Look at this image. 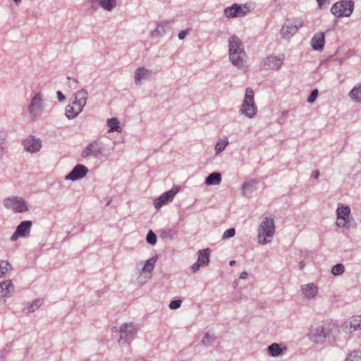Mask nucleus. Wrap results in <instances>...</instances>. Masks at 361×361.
I'll use <instances>...</instances> for the list:
<instances>
[{
	"label": "nucleus",
	"instance_id": "nucleus-34",
	"mask_svg": "<svg viewBox=\"0 0 361 361\" xmlns=\"http://www.w3.org/2000/svg\"><path fill=\"white\" fill-rule=\"evenodd\" d=\"M11 269V266L7 261H0V278L4 276Z\"/></svg>",
	"mask_w": 361,
	"mask_h": 361
},
{
	"label": "nucleus",
	"instance_id": "nucleus-32",
	"mask_svg": "<svg viewBox=\"0 0 361 361\" xmlns=\"http://www.w3.org/2000/svg\"><path fill=\"white\" fill-rule=\"evenodd\" d=\"M6 135L0 131V159L6 152Z\"/></svg>",
	"mask_w": 361,
	"mask_h": 361
},
{
	"label": "nucleus",
	"instance_id": "nucleus-27",
	"mask_svg": "<svg viewBox=\"0 0 361 361\" xmlns=\"http://www.w3.org/2000/svg\"><path fill=\"white\" fill-rule=\"evenodd\" d=\"M107 126L109 128V132H121L119 121L116 118H111L107 120Z\"/></svg>",
	"mask_w": 361,
	"mask_h": 361
},
{
	"label": "nucleus",
	"instance_id": "nucleus-10",
	"mask_svg": "<svg viewBox=\"0 0 361 361\" xmlns=\"http://www.w3.org/2000/svg\"><path fill=\"white\" fill-rule=\"evenodd\" d=\"M103 149L102 142L94 140L82 149L81 157L84 159L98 158L102 154Z\"/></svg>",
	"mask_w": 361,
	"mask_h": 361
},
{
	"label": "nucleus",
	"instance_id": "nucleus-7",
	"mask_svg": "<svg viewBox=\"0 0 361 361\" xmlns=\"http://www.w3.org/2000/svg\"><path fill=\"white\" fill-rule=\"evenodd\" d=\"M336 225L341 228L349 229L355 223L350 214V208L348 205L338 203L336 209Z\"/></svg>",
	"mask_w": 361,
	"mask_h": 361
},
{
	"label": "nucleus",
	"instance_id": "nucleus-26",
	"mask_svg": "<svg viewBox=\"0 0 361 361\" xmlns=\"http://www.w3.org/2000/svg\"><path fill=\"white\" fill-rule=\"evenodd\" d=\"M350 97L357 102H361V84L355 85L349 93Z\"/></svg>",
	"mask_w": 361,
	"mask_h": 361
},
{
	"label": "nucleus",
	"instance_id": "nucleus-8",
	"mask_svg": "<svg viewBox=\"0 0 361 361\" xmlns=\"http://www.w3.org/2000/svg\"><path fill=\"white\" fill-rule=\"evenodd\" d=\"M354 10L353 0H343L336 2L331 8V13L336 18L349 17Z\"/></svg>",
	"mask_w": 361,
	"mask_h": 361
},
{
	"label": "nucleus",
	"instance_id": "nucleus-43",
	"mask_svg": "<svg viewBox=\"0 0 361 361\" xmlns=\"http://www.w3.org/2000/svg\"><path fill=\"white\" fill-rule=\"evenodd\" d=\"M252 188V185L250 183H244L242 187L243 193L245 195L247 194V191L250 190Z\"/></svg>",
	"mask_w": 361,
	"mask_h": 361
},
{
	"label": "nucleus",
	"instance_id": "nucleus-6",
	"mask_svg": "<svg viewBox=\"0 0 361 361\" xmlns=\"http://www.w3.org/2000/svg\"><path fill=\"white\" fill-rule=\"evenodd\" d=\"M240 112L249 118H254L257 114V106L254 99V91L251 87H247L245 90V95Z\"/></svg>",
	"mask_w": 361,
	"mask_h": 361
},
{
	"label": "nucleus",
	"instance_id": "nucleus-52",
	"mask_svg": "<svg viewBox=\"0 0 361 361\" xmlns=\"http://www.w3.org/2000/svg\"><path fill=\"white\" fill-rule=\"evenodd\" d=\"M304 267V264L301 262L300 264V268L302 269Z\"/></svg>",
	"mask_w": 361,
	"mask_h": 361
},
{
	"label": "nucleus",
	"instance_id": "nucleus-24",
	"mask_svg": "<svg viewBox=\"0 0 361 361\" xmlns=\"http://www.w3.org/2000/svg\"><path fill=\"white\" fill-rule=\"evenodd\" d=\"M221 181V175L219 172H213L210 173L205 180L207 185H219Z\"/></svg>",
	"mask_w": 361,
	"mask_h": 361
},
{
	"label": "nucleus",
	"instance_id": "nucleus-3",
	"mask_svg": "<svg viewBox=\"0 0 361 361\" xmlns=\"http://www.w3.org/2000/svg\"><path fill=\"white\" fill-rule=\"evenodd\" d=\"M45 106V99L42 92H32L27 106V111L30 120L37 121L43 114Z\"/></svg>",
	"mask_w": 361,
	"mask_h": 361
},
{
	"label": "nucleus",
	"instance_id": "nucleus-18",
	"mask_svg": "<svg viewBox=\"0 0 361 361\" xmlns=\"http://www.w3.org/2000/svg\"><path fill=\"white\" fill-rule=\"evenodd\" d=\"M301 292L304 298L314 299L319 293V287L314 283H309L301 286Z\"/></svg>",
	"mask_w": 361,
	"mask_h": 361
},
{
	"label": "nucleus",
	"instance_id": "nucleus-40",
	"mask_svg": "<svg viewBox=\"0 0 361 361\" xmlns=\"http://www.w3.org/2000/svg\"><path fill=\"white\" fill-rule=\"evenodd\" d=\"M213 336L210 335L209 334L207 333L203 337L202 340V343L204 345H208L212 343L214 340Z\"/></svg>",
	"mask_w": 361,
	"mask_h": 361
},
{
	"label": "nucleus",
	"instance_id": "nucleus-4",
	"mask_svg": "<svg viewBox=\"0 0 361 361\" xmlns=\"http://www.w3.org/2000/svg\"><path fill=\"white\" fill-rule=\"evenodd\" d=\"M88 92L85 89L78 90L75 94V100L66 107V116L68 119L75 118L83 110L87 104Z\"/></svg>",
	"mask_w": 361,
	"mask_h": 361
},
{
	"label": "nucleus",
	"instance_id": "nucleus-15",
	"mask_svg": "<svg viewBox=\"0 0 361 361\" xmlns=\"http://www.w3.org/2000/svg\"><path fill=\"white\" fill-rule=\"evenodd\" d=\"M178 191L179 187L173 186L171 190L163 193L159 198L154 200V205L155 208L160 209L163 204L172 202Z\"/></svg>",
	"mask_w": 361,
	"mask_h": 361
},
{
	"label": "nucleus",
	"instance_id": "nucleus-19",
	"mask_svg": "<svg viewBox=\"0 0 361 361\" xmlns=\"http://www.w3.org/2000/svg\"><path fill=\"white\" fill-rule=\"evenodd\" d=\"M88 173V169L82 164L76 165L73 170L66 176V179L73 181L85 177Z\"/></svg>",
	"mask_w": 361,
	"mask_h": 361
},
{
	"label": "nucleus",
	"instance_id": "nucleus-22",
	"mask_svg": "<svg viewBox=\"0 0 361 361\" xmlns=\"http://www.w3.org/2000/svg\"><path fill=\"white\" fill-rule=\"evenodd\" d=\"M13 291H14V286L11 280H6L0 283V299L6 297Z\"/></svg>",
	"mask_w": 361,
	"mask_h": 361
},
{
	"label": "nucleus",
	"instance_id": "nucleus-17",
	"mask_svg": "<svg viewBox=\"0 0 361 361\" xmlns=\"http://www.w3.org/2000/svg\"><path fill=\"white\" fill-rule=\"evenodd\" d=\"M284 55H270L266 58L264 62V68L267 69L278 70L282 66L284 61Z\"/></svg>",
	"mask_w": 361,
	"mask_h": 361
},
{
	"label": "nucleus",
	"instance_id": "nucleus-36",
	"mask_svg": "<svg viewBox=\"0 0 361 361\" xmlns=\"http://www.w3.org/2000/svg\"><path fill=\"white\" fill-rule=\"evenodd\" d=\"M345 271V267L342 264H337L334 265L331 269V273L334 276L342 274Z\"/></svg>",
	"mask_w": 361,
	"mask_h": 361
},
{
	"label": "nucleus",
	"instance_id": "nucleus-25",
	"mask_svg": "<svg viewBox=\"0 0 361 361\" xmlns=\"http://www.w3.org/2000/svg\"><path fill=\"white\" fill-rule=\"evenodd\" d=\"M197 262L203 266H206L209 262V250L208 248L201 250L198 252Z\"/></svg>",
	"mask_w": 361,
	"mask_h": 361
},
{
	"label": "nucleus",
	"instance_id": "nucleus-16",
	"mask_svg": "<svg viewBox=\"0 0 361 361\" xmlns=\"http://www.w3.org/2000/svg\"><path fill=\"white\" fill-rule=\"evenodd\" d=\"M24 149L30 153L39 152L42 147V141L35 136H29L22 141Z\"/></svg>",
	"mask_w": 361,
	"mask_h": 361
},
{
	"label": "nucleus",
	"instance_id": "nucleus-1",
	"mask_svg": "<svg viewBox=\"0 0 361 361\" xmlns=\"http://www.w3.org/2000/svg\"><path fill=\"white\" fill-rule=\"evenodd\" d=\"M229 60L233 66L239 69L246 71L247 66L245 59L247 57L244 44L242 40L235 35H232L228 39Z\"/></svg>",
	"mask_w": 361,
	"mask_h": 361
},
{
	"label": "nucleus",
	"instance_id": "nucleus-30",
	"mask_svg": "<svg viewBox=\"0 0 361 361\" xmlns=\"http://www.w3.org/2000/svg\"><path fill=\"white\" fill-rule=\"evenodd\" d=\"M361 329V315L354 316L350 320V330Z\"/></svg>",
	"mask_w": 361,
	"mask_h": 361
},
{
	"label": "nucleus",
	"instance_id": "nucleus-14",
	"mask_svg": "<svg viewBox=\"0 0 361 361\" xmlns=\"http://www.w3.org/2000/svg\"><path fill=\"white\" fill-rule=\"evenodd\" d=\"M32 223L31 221H22L16 228L11 237V241H16L19 237L26 238L29 236Z\"/></svg>",
	"mask_w": 361,
	"mask_h": 361
},
{
	"label": "nucleus",
	"instance_id": "nucleus-5",
	"mask_svg": "<svg viewBox=\"0 0 361 361\" xmlns=\"http://www.w3.org/2000/svg\"><path fill=\"white\" fill-rule=\"evenodd\" d=\"M333 326L330 324L312 326L307 336L309 339L317 344H323L326 339L332 334Z\"/></svg>",
	"mask_w": 361,
	"mask_h": 361
},
{
	"label": "nucleus",
	"instance_id": "nucleus-42",
	"mask_svg": "<svg viewBox=\"0 0 361 361\" xmlns=\"http://www.w3.org/2000/svg\"><path fill=\"white\" fill-rule=\"evenodd\" d=\"M317 95H318V90L317 89H315L311 92L310 95L309 96L308 99H307L308 102L311 103V104L313 103L315 101Z\"/></svg>",
	"mask_w": 361,
	"mask_h": 361
},
{
	"label": "nucleus",
	"instance_id": "nucleus-41",
	"mask_svg": "<svg viewBox=\"0 0 361 361\" xmlns=\"http://www.w3.org/2000/svg\"><path fill=\"white\" fill-rule=\"evenodd\" d=\"M180 305H181L180 300H172L169 304V308L171 310H176V309L180 307Z\"/></svg>",
	"mask_w": 361,
	"mask_h": 361
},
{
	"label": "nucleus",
	"instance_id": "nucleus-23",
	"mask_svg": "<svg viewBox=\"0 0 361 361\" xmlns=\"http://www.w3.org/2000/svg\"><path fill=\"white\" fill-rule=\"evenodd\" d=\"M149 75V71L144 68L140 67L135 71V82L136 85H140L142 80L145 79Z\"/></svg>",
	"mask_w": 361,
	"mask_h": 361
},
{
	"label": "nucleus",
	"instance_id": "nucleus-45",
	"mask_svg": "<svg viewBox=\"0 0 361 361\" xmlns=\"http://www.w3.org/2000/svg\"><path fill=\"white\" fill-rule=\"evenodd\" d=\"M189 31H190V30L188 29L186 30H183V31L180 32L178 33V38L180 39H183L185 37V36L187 35V34L189 32Z\"/></svg>",
	"mask_w": 361,
	"mask_h": 361
},
{
	"label": "nucleus",
	"instance_id": "nucleus-48",
	"mask_svg": "<svg viewBox=\"0 0 361 361\" xmlns=\"http://www.w3.org/2000/svg\"><path fill=\"white\" fill-rule=\"evenodd\" d=\"M247 273L245 272V271H243L241 273L240 276V279H245L247 278Z\"/></svg>",
	"mask_w": 361,
	"mask_h": 361
},
{
	"label": "nucleus",
	"instance_id": "nucleus-39",
	"mask_svg": "<svg viewBox=\"0 0 361 361\" xmlns=\"http://www.w3.org/2000/svg\"><path fill=\"white\" fill-rule=\"evenodd\" d=\"M235 233V228H231L227 229L226 231H224L222 238H223V239L230 238L233 237Z\"/></svg>",
	"mask_w": 361,
	"mask_h": 361
},
{
	"label": "nucleus",
	"instance_id": "nucleus-2",
	"mask_svg": "<svg viewBox=\"0 0 361 361\" xmlns=\"http://www.w3.org/2000/svg\"><path fill=\"white\" fill-rule=\"evenodd\" d=\"M257 240L261 245L269 243L275 233L274 216L271 214H264L257 230Z\"/></svg>",
	"mask_w": 361,
	"mask_h": 361
},
{
	"label": "nucleus",
	"instance_id": "nucleus-51",
	"mask_svg": "<svg viewBox=\"0 0 361 361\" xmlns=\"http://www.w3.org/2000/svg\"><path fill=\"white\" fill-rule=\"evenodd\" d=\"M235 264V261H234V260H232V261H231V262H230V265H231V266H233V265H234Z\"/></svg>",
	"mask_w": 361,
	"mask_h": 361
},
{
	"label": "nucleus",
	"instance_id": "nucleus-31",
	"mask_svg": "<svg viewBox=\"0 0 361 361\" xmlns=\"http://www.w3.org/2000/svg\"><path fill=\"white\" fill-rule=\"evenodd\" d=\"M157 262V259L154 257H152L149 259H147L142 268V272L143 273H151L155 266Z\"/></svg>",
	"mask_w": 361,
	"mask_h": 361
},
{
	"label": "nucleus",
	"instance_id": "nucleus-35",
	"mask_svg": "<svg viewBox=\"0 0 361 361\" xmlns=\"http://www.w3.org/2000/svg\"><path fill=\"white\" fill-rule=\"evenodd\" d=\"M228 141L227 139H226L224 140H219L216 144V146H215L216 153L219 154V153L221 152L223 150H224L225 148L226 147V146L228 145Z\"/></svg>",
	"mask_w": 361,
	"mask_h": 361
},
{
	"label": "nucleus",
	"instance_id": "nucleus-46",
	"mask_svg": "<svg viewBox=\"0 0 361 361\" xmlns=\"http://www.w3.org/2000/svg\"><path fill=\"white\" fill-rule=\"evenodd\" d=\"M318 4V7L319 8H323L324 6H325L326 4L327 3V0H317Z\"/></svg>",
	"mask_w": 361,
	"mask_h": 361
},
{
	"label": "nucleus",
	"instance_id": "nucleus-11",
	"mask_svg": "<svg viewBox=\"0 0 361 361\" xmlns=\"http://www.w3.org/2000/svg\"><path fill=\"white\" fill-rule=\"evenodd\" d=\"M137 328L132 323L123 324L120 327L119 343H130L135 337Z\"/></svg>",
	"mask_w": 361,
	"mask_h": 361
},
{
	"label": "nucleus",
	"instance_id": "nucleus-50",
	"mask_svg": "<svg viewBox=\"0 0 361 361\" xmlns=\"http://www.w3.org/2000/svg\"><path fill=\"white\" fill-rule=\"evenodd\" d=\"M22 0H13V1L15 2V4L16 5H18L20 2H21Z\"/></svg>",
	"mask_w": 361,
	"mask_h": 361
},
{
	"label": "nucleus",
	"instance_id": "nucleus-33",
	"mask_svg": "<svg viewBox=\"0 0 361 361\" xmlns=\"http://www.w3.org/2000/svg\"><path fill=\"white\" fill-rule=\"evenodd\" d=\"M42 305V300L41 299H37L32 303H27V310L28 312H33L37 310Z\"/></svg>",
	"mask_w": 361,
	"mask_h": 361
},
{
	"label": "nucleus",
	"instance_id": "nucleus-44",
	"mask_svg": "<svg viewBox=\"0 0 361 361\" xmlns=\"http://www.w3.org/2000/svg\"><path fill=\"white\" fill-rule=\"evenodd\" d=\"M203 265L202 264H200L199 262H196L195 263H194L192 266H191V270L192 272H197L200 268L201 267H202Z\"/></svg>",
	"mask_w": 361,
	"mask_h": 361
},
{
	"label": "nucleus",
	"instance_id": "nucleus-49",
	"mask_svg": "<svg viewBox=\"0 0 361 361\" xmlns=\"http://www.w3.org/2000/svg\"><path fill=\"white\" fill-rule=\"evenodd\" d=\"M320 173L318 171H315L313 172L312 173V177L314 178V179H317L319 178Z\"/></svg>",
	"mask_w": 361,
	"mask_h": 361
},
{
	"label": "nucleus",
	"instance_id": "nucleus-37",
	"mask_svg": "<svg viewBox=\"0 0 361 361\" xmlns=\"http://www.w3.org/2000/svg\"><path fill=\"white\" fill-rule=\"evenodd\" d=\"M344 361H361V352L353 351Z\"/></svg>",
	"mask_w": 361,
	"mask_h": 361
},
{
	"label": "nucleus",
	"instance_id": "nucleus-21",
	"mask_svg": "<svg viewBox=\"0 0 361 361\" xmlns=\"http://www.w3.org/2000/svg\"><path fill=\"white\" fill-rule=\"evenodd\" d=\"M325 44V36L322 32L314 35L311 40V45L314 50H322Z\"/></svg>",
	"mask_w": 361,
	"mask_h": 361
},
{
	"label": "nucleus",
	"instance_id": "nucleus-28",
	"mask_svg": "<svg viewBox=\"0 0 361 361\" xmlns=\"http://www.w3.org/2000/svg\"><path fill=\"white\" fill-rule=\"evenodd\" d=\"M171 21L162 22L157 25V29L154 30V32H157V35L161 36L164 35L166 30L171 29Z\"/></svg>",
	"mask_w": 361,
	"mask_h": 361
},
{
	"label": "nucleus",
	"instance_id": "nucleus-38",
	"mask_svg": "<svg viewBox=\"0 0 361 361\" xmlns=\"http://www.w3.org/2000/svg\"><path fill=\"white\" fill-rule=\"evenodd\" d=\"M147 241L148 243L151 245H154L157 242V235L156 234L152 231H149L147 235Z\"/></svg>",
	"mask_w": 361,
	"mask_h": 361
},
{
	"label": "nucleus",
	"instance_id": "nucleus-20",
	"mask_svg": "<svg viewBox=\"0 0 361 361\" xmlns=\"http://www.w3.org/2000/svg\"><path fill=\"white\" fill-rule=\"evenodd\" d=\"M287 351V348L283 344L274 343L268 346L267 352L270 356L278 357L284 355Z\"/></svg>",
	"mask_w": 361,
	"mask_h": 361
},
{
	"label": "nucleus",
	"instance_id": "nucleus-13",
	"mask_svg": "<svg viewBox=\"0 0 361 361\" xmlns=\"http://www.w3.org/2000/svg\"><path fill=\"white\" fill-rule=\"evenodd\" d=\"M250 12L249 7L246 5H239L233 4L231 6L226 7L224 9V15L229 18L235 17H242L245 16Z\"/></svg>",
	"mask_w": 361,
	"mask_h": 361
},
{
	"label": "nucleus",
	"instance_id": "nucleus-29",
	"mask_svg": "<svg viewBox=\"0 0 361 361\" xmlns=\"http://www.w3.org/2000/svg\"><path fill=\"white\" fill-rule=\"evenodd\" d=\"M99 4L104 10L111 11L116 6V0H99Z\"/></svg>",
	"mask_w": 361,
	"mask_h": 361
},
{
	"label": "nucleus",
	"instance_id": "nucleus-9",
	"mask_svg": "<svg viewBox=\"0 0 361 361\" xmlns=\"http://www.w3.org/2000/svg\"><path fill=\"white\" fill-rule=\"evenodd\" d=\"M3 204L7 209H11L16 213H23L28 211L26 202L19 196L6 197L4 200Z\"/></svg>",
	"mask_w": 361,
	"mask_h": 361
},
{
	"label": "nucleus",
	"instance_id": "nucleus-12",
	"mask_svg": "<svg viewBox=\"0 0 361 361\" xmlns=\"http://www.w3.org/2000/svg\"><path fill=\"white\" fill-rule=\"evenodd\" d=\"M303 20L301 18H295L291 23H285L281 30V35L284 39H289L293 37L299 28L303 26Z\"/></svg>",
	"mask_w": 361,
	"mask_h": 361
},
{
	"label": "nucleus",
	"instance_id": "nucleus-47",
	"mask_svg": "<svg viewBox=\"0 0 361 361\" xmlns=\"http://www.w3.org/2000/svg\"><path fill=\"white\" fill-rule=\"evenodd\" d=\"M57 97L59 102H63L65 100V96L61 91L57 92Z\"/></svg>",
	"mask_w": 361,
	"mask_h": 361
}]
</instances>
